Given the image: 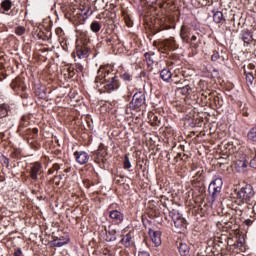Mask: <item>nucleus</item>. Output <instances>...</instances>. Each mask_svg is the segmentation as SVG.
Returning <instances> with one entry per match:
<instances>
[{
    "mask_svg": "<svg viewBox=\"0 0 256 256\" xmlns=\"http://www.w3.org/2000/svg\"><path fill=\"white\" fill-rule=\"evenodd\" d=\"M95 85L100 93H111L121 87L117 75L105 68H100L95 78Z\"/></svg>",
    "mask_w": 256,
    "mask_h": 256,
    "instance_id": "f257e3e1",
    "label": "nucleus"
},
{
    "mask_svg": "<svg viewBox=\"0 0 256 256\" xmlns=\"http://www.w3.org/2000/svg\"><path fill=\"white\" fill-rule=\"evenodd\" d=\"M255 197V190L251 184H246L236 193V199L239 203H251Z\"/></svg>",
    "mask_w": 256,
    "mask_h": 256,
    "instance_id": "f03ea898",
    "label": "nucleus"
},
{
    "mask_svg": "<svg viewBox=\"0 0 256 256\" xmlns=\"http://www.w3.org/2000/svg\"><path fill=\"white\" fill-rule=\"evenodd\" d=\"M170 217L172 218L174 227H176V231H178V233H183V231L187 229V221H185V218H183L179 212H170Z\"/></svg>",
    "mask_w": 256,
    "mask_h": 256,
    "instance_id": "7ed1b4c3",
    "label": "nucleus"
},
{
    "mask_svg": "<svg viewBox=\"0 0 256 256\" xmlns=\"http://www.w3.org/2000/svg\"><path fill=\"white\" fill-rule=\"evenodd\" d=\"M223 188V179L221 177H218L214 179L209 187H208V192L210 195H212V199H217V195L221 193V189Z\"/></svg>",
    "mask_w": 256,
    "mask_h": 256,
    "instance_id": "20e7f679",
    "label": "nucleus"
},
{
    "mask_svg": "<svg viewBox=\"0 0 256 256\" xmlns=\"http://www.w3.org/2000/svg\"><path fill=\"white\" fill-rule=\"evenodd\" d=\"M145 103V94L143 92H136L130 103L131 109H141Z\"/></svg>",
    "mask_w": 256,
    "mask_h": 256,
    "instance_id": "39448f33",
    "label": "nucleus"
},
{
    "mask_svg": "<svg viewBox=\"0 0 256 256\" xmlns=\"http://www.w3.org/2000/svg\"><path fill=\"white\" fill-rule=\"evenodd\" d=\"M234 167L238 173H245V171H247V159L245 155L241 154V156L235 160Z\"/></svg>",
    "mask_w": 256,
    "mask_h": 256,
    "instance_id": "423d86ee",
    "label": "nucleus"
},
{
    "mask_svg": "<svg viewBox=\"0 0 256 256\" xmlns=\"http://www.w3.org/2000/svg\"><path fill=\"white\" fill-rule=\"evenodd\" d=\"M74 157L79 165H85L86 163H89V154L85 151L74 152Z\"/></svg>",
    "mask_w": 256,
    "mask_h": 256,
    "instance_id": "0eeeda50",
    "label": "nucleus"
},
{
    "mask_svg": "<svg viewBox=\"0 0 256 256\" xmlns=\"http://www.w3.org/2000/svg\"><path fill=\"white\" fill-rule=\"evenodd\" d=\"M109 217L114 225H120V223H123V213L119 212L118 210L109 211Z\"/></svg>",
    "mask_w": 256,
    "mask_h": 256,
    "instance_id": "6e6552de",
    "label": "nucleus"
},
{
    "mask_svg": "<svg viewBox=\"0 0 256 256\" xmlns=\"http://www.w3.org/2000/svg\"><path fill=\"white\" fill-rule=\"evenodd\" d=\"M149 235L151 241L154 243L155 247H159L161 245V231H155L150 229Z\"/></svg>",
    "mask_w": 256,
    "mask_h": 256,
    "instance_id": "1a4fd4ad",
    "label": "nucleus"
},
{
    "mask_svg": "<svg viewBox=\"0 0 256 256\" xmlns=\"http://www.w3.org/2000/svg\"><path fill=\"white\" fill-rule=\"evenodd\" d=\"M42 168H43V166L39 162H36L33 164V166L31 167V170H30V177H31V179H33V181H37L38 175Z\"/></svg>",
    "mask_w": 256,
    "mask_h": 256,
    "instance_id": "9d476101",
    "label": "nucleus"
},
{
    "mask_svg": "<svg viewBox=\"0 0 256 256\" xmlns=\"http://www.w3.org/2000/svg\"><path fill=\"white\" fill-rule=\"evenodd\" d=\"M241 39L244 43H246V45H251V43H253V32L249 31L248 29L242 30Z\"/></svg>",
    "mask_w": 256,
    "mask_h": 256,
    "instance_id": "9b49d317",
    "label": "nucleus"
},
{
    "mask_svg": "<svg viewBox=\"0 0 256 256\" xmlns=\"http://www.w3.org/2000/svg\"><path fill=\"white\" fill-rule=\"evenodd\" d=\"M76 54L79 59H85L89 55V48L87 46H77Z\"/></svg>",
    "mask_w": 256,
    "mask_h": 256,
    "instance_id": "f8f14e48",
    "label": "nucleus"
},
{
    "mask_svg": "<svg viewBox=\"0 0 256 256\" xmlns=\"http://www.w3.org/2000/svg\"><path fill=\"white\" fill-rule=\"evenodd\" d=\"M160 77L162 81L169 83V81H171L173 77V74L171 73V70H169V68H164L160 71Z\"/></svg>",
    "mask_w": 256,
    "mask_h": 256,
    "instance_id": "ddd939ff",
    "label": "nucleus"
},
{
    "mask_svg": "<svg viewBox=\"0 0 256 256\" xmlns=\"http://www.w3.org/2000/svg\"><path fill=\"white\" fill-rule=\"evenodd\" d=\"M164 47H167L168 49H172L175 51V49H179V45L177 44V41H175V38H169L163 41Z\"/></svg>",
    "mask_w": 256,
    "mask_h": 256,
    "instance_id": "4468645a",
    "label": "nucleus"
},
{
    "mask_svg": "<svg viewBox=\"0 0 256 256\" xmlns=\"http://www.w3.org/2000/svg\"><path fill=\"white\" fill-rule=\"evenodd\" d=\"M190 45L193 49H199V45H201V35L199 33L191 36Z\"/></svg>",
    "mask_w": 256,
    "mask_h": 256,
    "instance_id": "2eb2a0df",
    "label": "nucleus"
},
{
    "mask_svg": "<svg viewBox=\"0 0 256 256\" xmlns=\"http://www.w3.org/2000/svg\"><path fill=\"white\" fill-rule=\"evenodd\" d=\"M11 111V107L9 104L3 103L0 104V119H5L9 115V112Z\"/></svg>",
    "mask_w": 256,
    "mask_h": 256,
    "instance_id": "dca6fc26",
    "label": "nucleus"
},
{
    "mask_svg": "<svg viewBox=\"0 0 256 256\" xmlns=\"http://www.w3.org/2000/svg\"><path fill=\"white\" fill-rule=\"evenodd\" d=\"M179 249V253L182 256H187L189 255V252L191 251V248L189 247V245H187V243H183L181 242L178 246Z\"/></svg>",
    "mask_w": 256,
    "mask_h": 256,
    "instance_id": "f3484780",
    "label": "nucleus"
},
{
    "mask_svg": "<svg viewBox=\"0 0 256 256\" xmlns=\"http://www.w3.org/2000/svg\"><path fill=\"white\" fill-rule=\"evenodd\" d=\"M219 59L225 60V56H223V49L218 48L215 50L211 56V61H219Z\"/></svg>",
    "mask_w": 256,
    "mask_h": 256,
    "instance_id": "a211bd4d",
    "label": "nucleus"
},
{
    "mask_svg": "<svg viewBox=\"0 0 256 256\" xmlns=\"http://www.w3.org/2000/svg\"><path fill=\"white\" fill-rule=\"evenodd\" d=\"M178 91L181 95H191L192 88L189 84H184V86H179Z\"/></svg>",
    "mask_w": 256,
    "mask_h": 256,
    "instance_id": "6ab92c4d",
    "label": "nucleus"
},
{
    "mask_svg": "<svg viewBox=\"0 0 256 256\" xmlns=\"http://www.w3.org/2000/svg\"><path fill=\"white\" fill-rule=\"evenodd\" d=\"M247 139L252 143H256V125L248 131Z\"/></svg>",
    "mask_w": 256,
    "mask_h": 256,
    "instance_id": "aec40b11",
    "label": "nucleus"
},
{
    "mask_svg": "<svg viewBox=\"0 0 256 256\" xmlns=\"http://www.w3.org/2000/svg\"><path fill=\"white\" fill-rule=\"evenodd\" d=\"M213 20H214V23H222V21H225V17L223 16V12H221V11L214 12Z\"/></svg>",
    "mask_w": 256,
    "mask_h": 256,
    "instance_id": "412c9836",
    "label": "nucleus"
},
{
    "mask_svg": "<svg viewBox=\"0 0 256 256\" xmlns=\"http://www.w3.org/2000/svg\"><path fill=\"white\" fill-rule=\"evenodd\" d=\"M117 234V231L115 229H111L107 232V236H106V241L111 242V241H116L117 240V236H115Z\"/></svg>",
    "mask_w": 256,
    "mask_h": 256,
    "instance_id": "4be33fe9",
    "label": "nucleus"
},
{
    "mask_svg": "<svg viewBox=\"0 0 256 256\" xmlns=\"http://www.w3.org/2000/svg\"><path fill=\"white\" fill-rule=\"evenodd\" d=\"M11 7H13L11 0H3L1 2V9H3V11H11Z\"/></svg>",
    "mask_w": 256,
    "mask_h": 256,
    "instance_id": "5701e85b",
    "label": "nucleus"
},
{
    "mask_svg": "<svg viewBox=\"0 0 256 256\" xmlns=\"http://www.w3.org/2000/svg\"><path fill=\"white\" fill-rule=\"evenodd\" d=\"M180 36H181V39L185 43H189V29L188 28H181Z\"/></svg>",
    "mask_w": 256,
    "mask_h": 256,
    "instance_id": "b1692460",
    "label": "nucleus"
},
{
    "mask_svg": "<svg viewBox=\"0 0 256 256\" xmlns=\"http://www.w3.org/2000/svg\"><path fill=\"white\" fill-rule=\"evenodd\" d=\"M90 29L93 33H99V31H101V24L97 21H94L91 23Z\"/></svg>",
    "mask_w": 256,
    "mask_h": 256,
    "instance_id": "393cba45",
    "label": "nucleus"
},
{
    "mask_svg": "<svg viewBox=\"0 0 256 256\" xmlns=\"http://www.w3.org/2000/svg\"><path fill=\"white\" fill-rule=\"evenodd\" d=\"M67 243H69V240L61 241L59 239H54L52 241L53 247H63V245H67Z\"/></svg>",
    "mask_w": 256,
    "mask_h": 256,
    "instance_id": "a878e982",
    "label": "nucleus"
},
{
    "mask_svg": "<svg viewBox=\"0 0 256 256\" xmlns=\"http://www.w3.org/2000/svg\"><path fill=\"white\" fill-rule=\"evenodd\" d=\"M153 55H155V54H151L149 52H146L144 54V57H145L146 61L148 62V65H153V63H155V58H153Z\"/></svg>",
    "mask_w": 256,
    "mask_h": 256,
    "instance_id": "bb28decb",
    "label": "nucleus"
},
{
    "mask_svg": "<svg viewBox=\"0 0 256 256\" xmlns=\"http://www.w3.org/2000/svg\"><path fill=\"white\" fill-rule=\"evenodd\" d=\"M25 31L27 30L25 29L24 26H17L15 28V34L18 35L19 37H21V35H25Z\"/></svg>",
    "mask_w": 256,
    "mask_h": 256,
    "instance_id": "cd10ccee",
    "label": "nucleus"
},
{
    "mask_svg": "<svg viewBox=\"0 0 256 256\" xmlns=\"http://www.w3.org/2000/svg\"><path fill=\"white\" fill-rule=\"evenodd\" d=\"M62 165L60 164H53V166L48 170L49 175H53V173H55V171H59V169H61Z\"/></svg>",
    "mask_w": 256,
    "mask_h": 256,
    "instance_id": "c85d7f7f",
    "label": "nucleus"
},
{
    "mask_svg": "<svg viewBox=\"0 0 256 256\" xmlns=\"http://www.w3.org/2000/svg\"><path fill=\"white\" fill-rule=\"evenodd\" d=\"M124 169H131V161L129 160V155L124 157Z\"/></svg>",
    "mask_w": 256,
    "mask_h": 256,
    "instance_id": "c756f323",
    "label": "nucleus"
},
{
    "mask_svg": "<svg viewBox=\"0 0 256 256\" xmlns=\"http://www.w3.org/2000/svg\"><path fill=\"white\" fill-rule=\"evenodd\" d=\"M246 81L247 83H250V85H253V81H255V77H253V73L249 72L246 74Z\"/></svg>",
    "mask_w": 256,
    "mask_h": 256,
    "instance_id": "7c9ffc66",
    "label": "nucleus"
},
{
    "mask_svg": "<svg viewBox=\"0 0 256 256\" xmlns=\"http://www.w3.org/2000/svg\"><path fill=\"white\" fill-rule=\"evenodd\" d=\"M177 79V75L173 76V80L175 85H183V83H186L187 80H185V78H182L180 80H175Z\"/></svg>",
    "mask_w": 256,
    "mask_h": 256,
    "instance_id": "2f4dec72",
    "label": "nucleus"
},
{
    "mask_svg": "<svg viewBox=\"0 0 256 256\" xmlns=\"http://www.w3.org/2000/svg\"><path fill=\"white\" fill-rule=\"evenodd\" d=\"M131 239V236L127 234L122 238V243H124V245H129V243H131Z\"/></svg>",
    "mask_w": 256,
    "mask_h": 256,
    "instance_id": "473e14b6",
    "label": "nucleus"
},
{
    "mask_svg": "<svg viewBox=\"0 0 256 256\" xmlns=\"http://www.w3.org/2000/svg\"><path fill=\"white\" fill-rule=\"evenodd\" d=\"M124 21H125L127 27H133V20H131V17L125 16Z\"/></svg>",
    "mask_w": 256,
    "mask_h": 256,
    "instance_id": "72a5a7b5",
    "label": "nucleus"
},
{
    "mask_svg": "<svg viewBox=\"0 0 256 256\" xmlns=\"http://www.w3.org/2000/svg\"><path fill=\"white\" fill-rule=\"evenodd\" d=\"M131 74H129L128 72H124L122 75H121V78L123 79V81H131Z\"/></svg>",
    "mask_w": 256,
    "mask_h": 256,
    "instance_id": "f704fd0d",
    "label": "nucleus"
},
{
    "mask_svg": "<svg viewBox=\"0 0 256 256\" xmlns=\"http://www.w3.org/2000/svg\"><path fill=\"white\" fill-rule=\"evenodd\" d=\"M2 165H3V167H6L8 169V167H9V158L3 156L2 157Z\"/></svg>",
    "mask_w": 256,
    "mask_h": 256,
    "instance_id": "c9c22d12",
    "label": "nucleus"
},
{
    "mask_svg": "<svg viewBox=\"0 0 256 256\" xmlns=\"http://www.w3.org/2000/svg\"><path fill=\"white\" fill-rule=\"evenodd\" d=\"M204 173H205V170H203V168H199L195 175L196 177H203Z\"/></svg>",
    "mask_w": 256,
    "mask_h": 256,
    "instance_id": "e433bc0d",
    "label": "nucleus"
},
{
    "mask_svg": "<svg viewBox=\"0 0 256 256\" xmlns=\"http://www.w3.org/2000/svg\"><path fill=\"white\" fill-rule=\"evenodd\" d=\"M138 256H151V254L145 250H141L138 252Z\"/></svg>",
    "mask_w": 256,
    "mask_h": 256,
    "instance_id": "4c0bfd02",
    "label": "nucleus"
},
{
    "mask_svg": "<svg viewBox=\"0 0 256 256\" xmlns=\"http://www.w3.org/2000/svg\"><path fill=\"white\" fill-rule=\"evenodd\" d=\"M60 179H63V176L61 174H59L58 176L54 177V181H55L56 185H59Z\"/></svg>",
    "mask_w": 256,
    "mask_h": 256,
    "instance_id": "58836bf2",
    "label": "nucleus"
},
{
    "mask_svg": "<svg viewBox=\"0 0 256 256\" xmlns=\"http://www.w3.org/2000/svg\"><path fill=\"white\" fill-rule=\"evenodd\" d=\"M14 256H23V251L21 248H17L16 251L14 252Z\"/></svg>",
    "mask_w": 256,
    "mask_h": 256,
    "instance_id": "ea45409f",
    "label": "nucleus"
},
{
    "mask_svg": "<svg viewBox=\"0 0 256 256\" xmlns=\"http://www.w3.org/2000/svg\"><path fill=\"white\" fill-rule=\"evenodd\" d=\"M75 68H76V71H78V73H81V71H83V65L79 63L75 65Z\"/></svg>",
    "mask_w": 256,
    "mask_h": 256,
    "instance_id": "a19ab883",
    "label": "nucleus"
},
{
    "mask_svg": "<svg viewBox=\"0 0 256 256\" xmlns=\"http://www.w3.org/2000/svg\"><path fill=\"white\" fill-rule=\"evenodd\" d=\"M153 120L155 121L154 125H157V127L161 126V120H158L157 116H154Z\"/></svg>",
    "mask_w": 256,
    "mask_h": 256,
    "instance_id": "79ce46f5",
    "label": "nucleus"
},
{
    "mask_svg": "<svg viewBox=\"0 0 256 256\" xmlns=\"http://www.w3.org/2000/svg\"><path fill=\"white\" fill-rule=\"evenodd\" d=\"M146 3L154 5V3H157V0H146Z\"/></svg>",
    "mask_w": 256,
    "mask_h": 256,
    "instance_id": "37998d69",
    "label": "nucleus"
},
{
    "mask_svg": "<svg viewBox=\"0 0 256 256\" xmlns=\"http://www.w3.org/2000/svg\"><path fill=\"white\" fill-rule=\"evenodd\" d=\"M208 95H211V92H203L202 97H205L207 99Z\"/></svg>",
    "mask_w": 256,
    "mask_h": 256,
    "instance_id": "c03bdc74",
    "label": "nucleus"
},
{
    "mask_svg": "<svg viewBox=\"0 0 256 256\" xmlns=\"http://www.w3.org/2000/svg\"><path fill=\"white\" fill-rule=\"evenodd\" d=\"M248 69H250L251 71H253V69H255V64L250 63V64L248 65Z\"/></svg>",
    "mask_w": 256,
    "mask_h": 256,
    "instance_id": "a18cd8bd",
    "label": "nucleus"
},
{
    "mask_svg": "<svg viewBox=\"0 0 256 256\" xmlns=\"http://www.w3.org/2000/svg\"><path fill=\"white\" fill-rule=\"evenodd\" d=\"M32 133H34V135H37V133H39V129L37 128L32 129Z\"/></svg>",
    "mask_w": 256,
    "mask_h": 256,
    "instance_id": "49530a36",
    "label": "nucleus"
},
{
    "mask_svg": "<svg viewBox=\"0 0 256 256\" xmlns=\"http://www.w3.org/2000/svg\"><path fill=\"white\" fill-rule=\"evenodd\" d=\"M69 171H71V168L64 169V173H69Z\"/></svg>",
    "mask_w": 256,
    "mask_h": 256,
    "instance_id": "de8ad7c7",
    "label": "nucleus"
},
{
    "mask_svg": "<svg viewBox=\"0 0 256 256\" xmlns=\"http://www.w3.org/2000/svg\"><path fill=\"white\" fill-rule=\"evenodd\" d=\"M70 77H73L74 73L73 72H69Z\"/></svg>",
    "mask_w": 256,
    "mask_h": 256,
    "instance_id": "09e8293b",
    "label": "nucleus"
},
{
    "mask_svg": "<svg viewBox=\"0 0 256 256\" xmlns=\"http://www.w3.org/2000/svg\"><path fill=\"white\" fill-rule=\"evenodd\" d=\"M214 101H219V97H215V98H214Z\"/></svg>",
    "mask_w": 256,
    "mask_h": 256,
    "instance_id": "8fccbe9b",
    "label": "nucleus"
},
{
    "mask_svg": "<svg viewBox=\"0 0 256 256\" xmlns=\"http://www.w3.org/2000/svg\"><path fill=\"white\" fill-rule=\"evenodd\" d=\"M164 5H165V4H160V8L163 9Z\"/></svg>",
    "mask_w": 256,
    "mask_h": 256,
    "instance_id": "3c124183",
    "label": "nucleus"
},
{
    "mask_svg": "<svg viewBox=\"0 0 256 256\" xmlns=\"http://www.w3.org/2000/svg\"><path fill=\"white\" fill-rule=\"evenodd\" d=\"M106 41H107V43H111V39H107Z\"/></svg>",
    "mask_w": 256,
    "mask_h": 256,
    "instance_id": "603ef678",
    "label": "nucleus"
},
{
    "mask_svg": "<svg viewBox=\"0 0 256 256\" xmlns=\"http://www.w3.org/2000/svg\"><path fill=\"white\" fill-rule=\"evenodd\" d=\"M22 127H23V126H21V125L19 126V130H20V131H21V128H22Z\"/></svg>",
    "mask_w": 256,
    "mask_h": 256,
    "instance_id": "864d4df0",
    "label": "nucleus"
},
{
    "mask_svg": "<svg viewBox=\"0 0 256 256\" xmlns=\"http://www.w3.org/2000/svg\"><path fill=\"white\" fill-rule=\"evenodd\" d=\"M166 131H171V129H169V128H166Z\"/></svg>",
    "mask_w": 256,
    "mask_h": 256,
    "instance_id": "5fc2aeb1",
    "label": "nucleus"
}]
</instances>
